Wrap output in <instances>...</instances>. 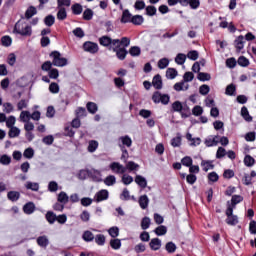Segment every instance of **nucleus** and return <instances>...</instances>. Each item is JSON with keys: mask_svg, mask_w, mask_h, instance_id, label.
<instances>
[{"mask_svg": "<svg viewBox=\"0 0 256 256\" xmlns=\"http://www.w3.org/2000/svg\"><path fill=\"white\" fill-rule=\"evenodd\" d=\"M99 43L102 47H109V51H114L116 57L123 61L127 57L126 47L129 45V39L127 37L119 39H111L108 36H102L99 38Z\"/></svg>", "mask_w": 256, "mask_h": 256, "instance_id": "f257e3e1", "label": "nucleus"}, {"mask_svg": "<svg viewBox=\"0 0 256 256\" xmlns=\"http://www.w3.org/2000/svg\"><path fill=\"white\" fill-rule=\"evenodd\" d=\"M13 33L22 37H31L33 35V28L29 23L19 20L14 26Z\"/></svg>", "mask_w": 256, "mask_h": 256, "instance_id": "f03ea898", "label": "nucleus"}, {"mask_svg": "<svg viewBox=\"0 0 256 256\" xmlns=\"http://www.w3.org/2000/svg\"><path fill=\"white\" fill-rule=\"evenodd\" d=\"M50 57L52 58V65L54 67H67L69 63L67 58L63 57L59 51H52Z\"/></svg>", "mask_w": 256, "mask_h": 256, "instance_id": "7ed1b4c3", "label": "nucleus"}, {"mask_svg": "<svg viewBox=\"0 0 256 256\" xmlns=\"http://www.w3.org/2000/svg\"><path fill=\"white\" fill-rule=\"evenodd\" d=\"M152 101L153 103L162 105H169V101H171V96L169 94H162L159 91H155L152 95Z\"/></svg>", "mask_w": 256, "mask_h": 256, "instance_id": "20e7f679", "label": "nucleus"}, {"mask_svg": "<svg viewBox=\"0 0 256 256\" xmlns=\"http://www.w3.org/2000/svg\"><path fill=\"white\" fill-rule=\"evenodd\" d=\"M83 51L86 53H90V55H96V53H99V44L91 41H86L83 43Z\"/></svg>", "mask_w": 256, "mask_h": 256, "instance_id": "39448f33", "label": "nucleus"}, {"mask_svg": "<svg viewBox=\"0 0 256 256\" xmlns=\"http://www.w3.org/2000/svg\"><path fill=\"white\" fill-rule=\"evenodd\" d=\"M226 223L232 227H235L239 223V217L237 215H233V208L226 209Z\"/></svg>", "mask_w": 256, "mask_h": 256, "instance_id": "423d86ee", "label": "nucleus"}, {"mask_svg": "<svg viewBox=\"0 0 256 256\" xmlns=\"http://www.w3.org/2000/svg\"><path fill=\"white\" fill-rule=\"evenodd\" d=\"M129 23H132V25H135L136 27H139L145 23V18L142 15H132L129 14Z\"/></svg>", "mask_w": 256, "mask_h": 256, "instance_id": "0eeeda50", "label": "nucleus"}, {"mask_svg": "<svg viewBox=\"0 0 256 256\" xmlns=\"http://www.w3.org/2000/svg\"><path fill=\"white\" fill-rule=\"evenodd\" d=\"M243 201V196L241 195H233L231 198V202H227V209L231 208L232 210L235 209L239 203H242Z\"/></svg>", "mask_w": 256, "mask_h": 256, "instance_id": "6e6552de", "label": "nucleus"}, {"mask_svg": "<svg viewBox=\"0 0 256 256\" xmlns=\"http://www.w3.org/2000/svg\"><path fill=\"white\" fill-rule=\"evenodd\" d=\"M94 199L96 203H101V201H107V199H109V191L100 190L98 193H96Z\"/></svg>", "mask_w": 256, "mask_h": 256, "instance_id": "1a4fd4ad", "label": "nucleus"}, {"mask_svg": "<svg viewBox=\"0 0 256 256\" xmlns=\"http://www.w3.org/2000/svg\"><path fill=\"white\" fill-rule=\"evenodd\" d=\"M152 85L157 91L163 89V79L161 78V75L157 74L153 77Z\"/></svg>", "mask_w": 256, "mask_h": 256, "instance_id": "9d476101", "label": "nucleus"}, {"mask_svg": "<svg viewBox=\"0 0 256 256\" xmlns=\"http://www.w3.org/2000/svg\"><path fill=\"white\" fill-rule=\"evenodd\" d=\"M234 45L237 51L243 50V47H245V37L243 35L238 36L234 41Z\"/></svg>", "mask_w": 256, "mask_h": 256, "instance_id": "9b49d317", "label": "nucleus"}, {"mask_svg": "<svg viewBox=\"0 0 256 256\" xmlns=\"http://www.w3.org/2000/svg\"><path fill=\"white\" fill-rule=\"evenodd\" d=\"M36 242H37V245H39V247L46 249V247L49 246V237H47L46 235L39 236Z\"/></svg>", "mask_w": 256, "mask_h": 256, "instance_id": "f8f14e48", "label": "nucleus"}, {"mask_svg": "<svg viewBox=\"0 0 256 256\" xmlns=\"http://www.w3.org/2000/svg\"><path fill=\"white\" fill-rule=\"evenodd\" d=\"M110 169L113 171V173H125V167L117 162H113L112 164H110Z\"/></svg>", "mask_w": 256, "mask_h": 256, "instance_id": "ddd939ff", "label": "nucleus"}, {"mask_svg": "<svg viewBox=\"0 0 256 256\" xmlns=\"http://www.w3.org/2000/svg\"><path fill=\"white\" fill-rule=\"evenodd\" d=\"M206 147H215L219 145V136H213L212 138H207L205 140Z\"/></svg>", "mask_w": 256, "mask_h": 256, "instance_id": "4468645a", "label": "nucleus"}, {"mask_svg": "<svg viewBox=\"0 0 256 256\" xmlns=\"http://www.w3.org/2000/svg\"><path fill=\"white\" fill-rule=\"evenodd\" d=\"M45 219L49 223V225H53L55 221H57V214L54 213L53 211H48L45 214Z\"/></svg>", "mask_w": 256, "mask_h": 256, "instance_id": "2eb2a0df", "label": "nucleus"}, {"mask_svg": "<svg viewBox=\"0 0 256 256\" xmlns=\"http://www.w3.org/2000/svg\"><path fill=\"white\" fill-rule=\"evenodd\" d=\"M138 203L141 209H147V207H149V197H147V195L140 196Z\"/></svg>", "mask_w": 256, "mask_h": 256, "instance_id": "dca6fc26", "label": "nucleus"}, {"mask_svg": "<svg viewBox=\"0 0 256 256\" xmlns=\"http://www.w3.org/2000/svg\"><path fill=\"white\" fill-rule=\"evenodd\" d=\"M149 246L152 251H159V249H161V240L159 238H154L150 241Z\"/></svg>", "mask_w": 256, "mask_h": 256, "instance_id": "f3484780", "label": "nucleus"}, {"mask_svg": "<svg viewBox=\"0 0 256 256\" xmlns=\"http://www.w3.org/2000/svg\"><path fill=\"white\" fill-rule=\"evenodd\" d=\"M57 202L62 203L63 205H67L69 203V196L66 192H60L57 196Z\"/></svg>", "mask_w": 256, "mask_h": 256, "instance_id": "a211bd4d", "label": "nucleus"}, {"mask_svg": "<svg viewBox=\"0 0 256 256\" xmlns=\"http://www.w3.org/2000/svg\"><path fill=\"white\" fill-rule=\"evenodd\" d=\"M182 110H183V103H181V101L177 100L174 103H172V106H171L172 113H181Z\"/></svg>", "mask_w": 256, "mask_h": 256, "instance_id": "6ab92c4d", "label": "nucleus"}, {"mask_svg": "<svg viewBox=\"0 0 256 256\" xmlns=\"http://www.w3.org/2000/svg\"><path fill=\"white\" fill-rule=\"evenodd\" d=\"M23 211L26 215H31L35 212V204L33 202L26 203L23 207Z\"/></svg>", "mask_w": 256, "mask_h": 256, "instance_id": "aec40b11", "label": "nucleus"}, {"mask_svg": "<svg viewBox=\"0 0 256 256\" xmlns=\"http://www.w3.org/2000/svg\"><path fill=\"white\" fill-rule=\"evenodd\" d=\"M201 167H203V171L207 173L209 169H215V165H213V161L211 160H202Z\"/></svg>", "mask_w": 256, "mask_h": 256, "instance_id": "412c9836", "label": "nucleus"}, {"mask_svg": "<svg viewBox=\"0 0 256 256\" xmlns=\"http://www.w3.org/2000/svg\"><path fill=\"white\" fill-rule=\"evenodd\" d=\"M82 239H84L86 243H91V241L95 239V235L93 234V232L86 230L82 235Z\"/></svg>", "mask_w": 256, "mask_h": 256, "instance_id": "4be33fe9", "label": "nucleus"}, {"mask_svg": "<svg viewBox=\"0 0 256 256\" xmlns=\"http://www.w3.org/2000/svg\"><path fill=\"white\" fill-rule=\"evenodd\" d=\"M180 115L182 119H187V117H191V109L187 104L182 106V110L180 111Z\"/></svg>", "mask_w": 256, "mask_h": 256, "instance_id": "5701e85b", "label": "nucleus"}, {"mask_svg": "<svg viewBox=\"0 0 256 256\" xmlns=\"http://www.w3.org/2000/svg\"><path fill=\"white\" fill-rule=\"evenodd\" d=\"M35 15H37V8L29 6L25 12V19H31Z\"/></svg>", "mask_w": 256, "mask_h": 256, "instance_id": "b1692460", "label": "nucleus"}, {"mask_svg": "<svg viewBox=\"0 0 256 256\" xmlns=\"http://www.w3.org/2000/svg\"><path fill=\"white\" fill-rule=\"evenodd\" d=\"M19 119L22 123L31 121V113L29 111H22L20 113Z\"/></svg>", "mask_w": 256, "mask_h": 256, "instance_id": "393cba45", "label": "nucleus"}, {"mask_svg": "<svg viewBox=\"0 0 256 256\" xmlns=\"http://www.w3.org/2000/svg\"><path fill=\"white\" fill-rule=\"evenodd\" d=\"M57 19L58 21H65L67 19V9L65 8H57Z\"/></svg>", "mask_w": 256, "mask_h": 256, "instance_id": "a878e982", "label": "nucleus"}, {"mask_svg": "<svg viewBox=\"0 0 256 256\" xmlns=\"http://www.w3.org/2000/svg\"><path fill=\"white\" fill-rule=\"evenodd\" d=\"M8 135L10 139H15V137H19V135H21V130L14 126L10 128Z\"/></svg>", "mask_w": 256, "mask_h": 256, "instance_id": "bb28decb", "label": "nucleus"}, {"mask_svg": "<svg viewBox=\"0 0 256 256\" xmlns=\"http://www.w3.org/2000/svg\"><path fill=\"white\" fill-rule=\"evenodd\" d=\"M179 73L177 72V69L175 68H168L166 70V79H175Z\"/></svg>", "mask_w": 256, "mask_h": 256, "instance_id": "cd10ccee", "label": "nucleus"}, {"mask_svg": "<svg viewBox=\"0 0 256 256\" xmlns=\"http://www.w3.org/2000/svg\"><path fill=\"white\" fill-rule=\"evenodd\" d=\"M73 15H81L83 13V6L79 3L72 5L71 7Z\"/></svg>", "mask_w": 256, "mask_h": 256, "instance_id": "c85d7f7f", "label": "nucleus"}, {"mask_svg": "<svg viewBox=\"0 0 256 256\" xmlns=\"http://www.w3.org/2000/svg\"><path fill=\"white\" fill-rule=\"evenodd\" d=\"M241 115H242L243 119H245V121H248V122L253 121V117H251V115H249V110L245 106H243L241 108Z\"/></svg>", "mask_w": 256, "mask_h": 256, "instance_id": "c756f323", "label": "nucleus"}, {"mask_svg": "<svg viewBox=\"0 0 256 256\" xmlns=\"http://www.w3.org/2000/svg\"><path fill=\"white\" fill-rule=\"evenodd\" d=\"M90 177L93 181H101V171L90 169Z\"/></svg>", "mask_w": 256, "mask_h": 256, "instance_id": "7c9ffc66", "label": "nucleus"}, {"mask_svg": "<svg viewBox=\"0 0 256 256\" xmlns=\"http://www.w3.org/2000/svg\"><path fill=\"white\" fill-rule=\"evenodd\" d=\"M135 183H137V185H139V187H141L142 189H145V187H147V180L143 176H136Z\"/></svg>", "mask_w": 256, "mask_h": 256, "instance_id": "2f4dec72", "label": "nucleus"}, {"mask_svg": "<svg viewBox=\"0 0 256 256\" xmlns=\"http://www.w3.org/2000/svg\"><path fill=\"white\" fill-rule=\"evenodd\" d=\"M94 240H95L96 245L103 247V245H105L106 238H105V235H103V234H97L94 237Z\"/></svg>", "mask_w": 256, "mask_h": 256, "instance_id": "473e14b6", "label": "nucleus"}, {"mask_svg": "<svg viewBox=\"0 0 256 256\" xmlns=\"http://www.w3.org/2000/svg\"><path fill=\"white\" fill-rule=\"evenodd\" d=\"M185 61H187V55L183 53L177 54L175 58V63H177V65H185Z\"/></svg>", "mask_w": 256, "mask_h": 256, "instance_id": "72a5a7b5", "label": "nucleus"}, {"mask_svg": "<svg viewBox=\"0 0 256 256\" xmlns=\"http://www.w3.org/2000/svg\"><path fill=\"white\" fill-rule=\"evenodd\" d=\"M7 197L10 201H19L21 194L18 191H10L8 192Z\"/></svg>", "mask_w": 256, "mask_h": 256, "instance_id": "f704fd0d", "label": "nucleus"}, {"mask_svg": "<svg viewBox=\"0 0 256 256\" xmlns=\"http://www.w3.org/2000/svg\"><path fill=\"white\" fill-rule=\"evenodd\" d=\"M104 183L107 185V187H111L117 183V178H115L113 175H109L104 179Z\"/></svg>", "mask_w": 256, "mask_h": 256, "instance_id": "c9c22d12", "label": "nucleus"}, {"mask_svg": "<svg viewBox=\"0 0 256 256\" xmlns=\"http://www.w3.org/2000/svg\"><path fill=\"white\" fill-rule=\"evenodd\" d=\"M154 233L158 235V237H161L163 235L167 234V226L160 225L155 230Z\"/></svg>", "mask_w": 256, "mask_h": 256, "instance_id": "e433bc0d", "label": "nucleus"}, {"mask_svg": "<svg viewBox=\"0 0 256 256\" xmlns=\"http://www.w3.org/2000/svg\"><path fill=\"white\" fill-rule=\"evenodd\" d=\"M244 165L246 167H253V165H255V158H253L251 155H246L244 157Z\"/></svg>", "mask_w": 256, "mask_h": 256, "instance_id": "4c0bfd02", "label": "nucleus"}, {"mask_svg": "<svg viewBox=\"0 0 256 256\" xmlns=\"http://www.w3.org/2000/svg\"><path fill=\"white\" fill-rule=\"evenodd\" d=\"M197 79H198L199 81H203V82H205V81H211V74L206 73V72H199V73H198V76H197Z\"/></svg>", "mask_w": 256, "mask_h": 256, "instance_id": "58836bf2", "label": "nucleus"}, {"mask_svg": "<svg viewBox=\"0 0 256 256\" xmlns=\"http://www.w3.org/2000/svg\"><path fill=\"white\" fill-rule=\"evenodd\" d=\"M87 110L89 113H91L92 115H95V113H97V104L95 102H88L87 105Z\"/></svg>", "mask_w": 256, "mask_h": 256, "instance_id": "ea45409f", "label": "nucleus"}, {"mask_svg": "<svg viewBox=\"0 0 256 256\" xmlns=\"http://www.w3.org/2000/svg\"><path fill=\"white\" fill-rule=\"evenodd\" d=\"M29 107V100L22 99L17 103L18 111H23V109H27Z\"/></svg>", "mask_w": 256, "mask_h": 256, "instance_id": "a19ab883", "label": "nucleus"}, {"mask_svg": "<svg viewBox=\"0 0 256 256\" xmlns=\"http://www.w3.org/2000/svg\"><path fill=\"white\" fill-rule=\"evenodd\" d=\"M23 157H25V159H33V157H35V150H33V148L25 149Z\"/></svg>", "mask_w": 256, "mask_h": 256, "instance_id": "79ce46f5", "label": "nucleus"}, {"mask_svg": "<svg viewBox=\"0 0 256 256\" xmlns=\"http://www.w3.org/2000/svg\"><path fill=\"white\" fill-rule=\"evenodd\" d=\"M129 53L131 57H139L141 55V48L139 46H133L130 48Z\"/></svg>", "mask_w": 256, "mask_h": 256, "instance_id": "37998d69", "label": "nucleus"}, {"mask_svg": "<svg viewBox=\"0 0 256 256\" xmlns=\"http://www.w3.org/2000/svg\"><path fill=\"white\" fill-rule=\"evenodd\" d=\"M44 23L47 27H53L55 25V16L53 15H48L44 19Z\"/></svg>", "mask_w": 256, "mask_h": 256, "instance_id": "c03bdc74", "label": "nucleus"}, {"mask_svg": "<svg viewBox=\"0 0 256 256\" xmlns=\"http://www.w3.org/2000/svg\"><path fill=\"white\" fill-rule=\"evenodd\" d=\"M151 227V218L144 217L141 221V228L145 231Z\"/></svg>", "mask_w": 256, "mask_h": 256, "instance_id": "a18cd8bd", "label": "nucleus"}, {"mask_svg": "<svg viewBox=\"0 0 256 256\" xmlns=\"http://www.w3.org/2000/svg\"><path fill=\"white\" fill-rule=\"evenodd\" d=\"M65 7H71V0H57V8L65 9Z\"/></svg>", "mask_w": 256, "mask_h": 256, "instance_id": "49530a36", "label": "nucleus"}, {"mask_svg": "<svg viewBox=\"0 0 256 256\" xmlns=\"http://www.w3.org/2000/svg\"><path fill=\"white\" fill-rule=\"evenodd\" d=\"M235 91H237V87L235 86V84H229V85L226 87L225 93H226L227 95H229L230 97H233V95H235Z\"/></svg>", "mask_w": 256, "mask_h": 256, "instance_id": "de8ad7c7", "label": "nucleus"}, {"mask_svg": "<svg viewBox=\"0 0 256 256\" xmlns=\"http://www.w3.org/2000/svg\"><path fill=\"white\" fill-rule=\"evenodd\" d=\"M26 189H30L31 191H39V183L37 182H26Z\"/></svg>", "mask_w": 256, "mask_h": 256, "instance_id": "09e8293b", "label": "nucleus"}, {"mask_svg": "<svg viewBox=\"0 0 256 256\" xmlns=\"http://www.w3.org/2000/svg\"><path fill=\"white\" fill-rule=\"evenodd\" d=\"M97 147H99V143L95 140H91L88 145L89 153H95V151H97Z\"/></svg>", "mask_w": 256, "mask_h": 256, "instance_id": "8fccbe9b", "label": "nucleus"}, {"mask_svg": "<svg viewBox=\"0 0 256 256\" xmlns=\"http://www.w3.org/2000/svg\"><path fill=\"white\" fill-rule=\"evenodd\" d=\"M171 145L175 147H181V134L178 133L176 137L171 139Z\"/></svg>", "mask_w": 256, "mask_h": 256, "instance_id": "3c124183", "label": "nucleus"}, {"mask_svg": "<svg viewBox=\"0 0 256 256\" xmlns=\"http://www.w3.org/2000/svg\"><path fill=\"white\" fill-rule=\"evenodd\" d=\"M181 163L184 167H191L193 165V158L191 156H185L181 159Z\"/></svg>", "mask_w": 256, "mask_h": 256, "instance_id": "603ef678", "label": "nucleus"}, {"mask_svg": "<svg viewBox=\"0 0 256 256\" xmlns=\"http://www.w3.org/2000/svg\"><path fill=\"white\" fill-rule=\"evenodd\" d=\"M145 11L148 17H153L154 15H157V8L155 6H147L145 8Z\"/></svg>", "mask_w": 256, "mask_h": 256, "instance_id": "864d4df0", "label": "nucleus"}, {"mask_svg": "<svg viewBox=\"0 0 256 256\" xmlns=\"http://www.w3.org/2000/svg\"><path fill=\"white\" fill-rule=\"evenodd\" d=\"M78 179H81L82 181L87 179V177H90V170H80L77 175Z\"/></svg>", "mask_w": 256, "mask_h": 256, "instance_id": "5fc2aeb1", "label": "nucleus"}, {"mask_svg": "<svg viewBox=\"0 0 256 256\" xmlns=\"http://www.w3.org/2000/svg\"><path fill=\"white\" fill-rule=\"evenodd\" d=\"M237 63L240 65V67H249V59H247L245 56H240Z\"/></svg>", "mask_w": 256, "mask_h": 256, "instance_id": "6e6d98bb", "label": "nucleus"}, {"mask_svg": "<svg viewBox=\"0 0 256 256\" xmlns=\"http://www.w3.org/2000/svg\"><path fill=\"white\" fill-rule=\"evenodd\" d=\"M226 67H228V69H235V67H237V60L235 58H228L226 60Z\"/></svg>", "mask_w": 256, "mask_h": 256, "instance_id": "4d7b16f0", "label": "nucleus"}, {"mask_svg": "<svg viewBox=\"0 0 256 256\" xmlns=\"http://www.w3.org/2000/svg\"><path fill=\"white\" fill-rule=\"evenodd\" d=\"M169 67V59L162 58L158 61V68L159 69H167Z\"/></svg>", "mask_w": 256, "mask_h": 256, "instance_id": "13d9d810", "label": "nucleus"}, {"mask_svg": "<svg viewBox=\"0 0 256 256\" xmlns=\"http://www.w3.org/2000/svg\"><path fill=\"white\" fill-rule=\"evenodd\" d=\"M83 19L84 21H91V19H93V10L91 9H86L84 12H83Z\"/></svg>", "mask_w": 256, "mask_h": 256, "instance_id": "bf43d9fd", "label": "nucleus"}, {"mask_svg": "<svg viewBox=\"0 0 256 256\" xmlns=\"http://www.w3.org/2000/svg\"><path fill=\"white\" fill-rule=\"evenodd\" d=\"M1 43L4 47H11V44L13 43V40L10 36H3L1 38Z\"/></svg>", "mask_w": 256, "mask_h": 256, "instance_id": "052dcab7", "label": "nucleus"}, {"mask_svg": "<svg viewBox=\"0 0 256 256\" xmlns=\"http://www.w3.org/2000/svg\"><path fill=\"white\" fill-rule=\"evenodd\" d=\"M165 249L168 253H175V251H177V245H175L173 242H168Z\"/></svg>", "mask_w": 256, "mask_h": 256, "instance_id": "680f3d73", "label": "nucleus"}, {"mask_svg": "<svg viewBox=\"0 0 256 256\" xmlns=\"http://www.w3.org/2000/svg\"><path fill=\"white\" fill-rule=\"evenodd\" d=\"M192 114L195 117H201V115H203V107H201L199 105L194 106V108L192 109Z\"/></svg>", "mask_w": 256, "mask_h": 256, "instance_id": "e2e57ef3", "label": "nucleus"}, {"mask_svg": "<svg viewBox=\"0 0 256 256\" xmlns=\"http://www.w3.org/2000/svg\"><path fill=\"white\" fill-rule=\"evenodd\" d=\"M110 247H112L114 250L121 249V240L119 239L110 240Z\"/></svg>", "mask_w": 256, "mask_h": 256, "instance_id": "0e129e2a", "label": "nucleus"}, {"mask_svg": "<svg viewBox=\"0 0 256 256\" xmlns=\"http://www.w3.org/2000/svg\"><path fill=\"white\" fill-rule=\"evenodd\" d=\"M209 91H211V88L207 84H203L199 88L200 95H209Z\"/></svg>", "mask_w": 256, "mask_h": 256, "instance_id": "69168bd1", "label": "nucleus"}, {"mask_svg": "<svg viewBox=\"0 0 256 256\" xmlns=\"http://www.w3.org/2000/svg\"><path fill=\"white\" fill-rule=\"evenodd\" d=\"M227 155V150L223 147H218V150L216 152V159H223Z\"/></svg>", "mask_w": 256, "mask_h": 256, "instance_id": "338daca9", "label": "nucleus"}, {"mask_svg": "<svg viewBox=\"0 0 256 256\" xmlns=\"http://www.w3.org/2000/svg\"><path fill=\"white\" fill-rule=\"evenodd\" d=\"M108 233L110 237H113L115 239V237H119V228L117 226L111 227L108 230Z\"/></svg>", "mask_w": 256, "mask_h": 256, "instance_id": "774afa93", "label": "nucleus"}]
</instances>
